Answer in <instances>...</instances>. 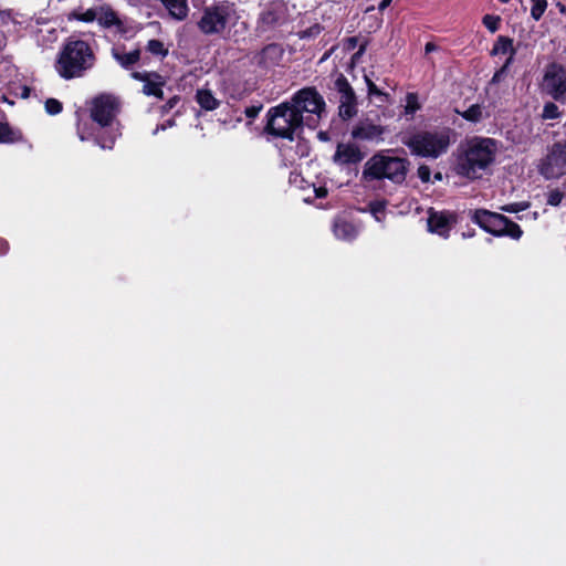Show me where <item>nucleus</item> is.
<instances>
[{
  "label": "nucleus",
  "mask_w": 566,
  "mask_h": 566,
  "mask_svg": "<svg viewBox=\"0 0 566 566\" xmlns=\"http://www.w3.org/2000/svg\"><path fill=\"white\" fill-rule=\"evenodd\" d=\"M176 20H184L189 12L188 0H159Z\"/></svg>",
  "instance_id": "a211bd4d"
},
{
  "label": "nucleus",
  "mask_w": 566,
  "mask_h": 566,
  "mask_svg": "<svg viewBox=\"0 0 566 566\" xmlns=\"http://www.w3.org/2000/svg\"><path fill=\"white\" fill-rule=\"evenodd\" d=\"M407 174V163L399 157L385 156L376 154L370 157L364 167L363 177L366 180L389 179L400 184L405 180Z\"/></svg>",
  "instance_id": "423d86ee"
},
{
  "label": "nucleus",
  "mask_w": 566,
  "mask_h": 566,
  "mask_svg": "<svg viewBox=\"0 0 566 566\" xmlns=\"http://www.w3.org/2000/svg\"><path fill=\"white\" fill-rule=\"evenodd\" d=\"M147 51L153 55L165 57L168 54V49L159 40H149L146 46Z\"/></svg>",
  "instance_id": "393cba45"
},
{
  "label": "nucleus",
  "mask_w": 566,
  "mask_h": 566,
  "mask_svg": "<svg viewBox=\"0 0 566 566\" xmlns=\"http://www.w3.org/2000/svg\"><path fill=\"white\" fill-rule=\"evenodd\" d=\"M564 198V193L558 189H553L547 195V203L549 206L556 207L558 206Z\"/></svg>",
  "instance_id": "2f4dec72"
},
{
  "label": "nucleus",
  "mask_w": 566,
  "mask_h": 566,
  "mask_svg": "<svg viewBox=\"0 0 566 566\" xmlns=\"http://www.w3.org/2000/svg\"><path fill=\"white\" fill-rule=\"evenodd\" d=\"M261 109H262L261 105H259V106H250V107L245 108L244 113H245L247 117L253 119V118H255L259 115Z\"/></svg>",
  "instance_id": "58836bf2"
},
{
  "label": "nucleus",
  "mask_w": 566,
  "mask_h": 566,
  "mask_svg": "<svg viewBox=\"0 0 566 566\" xmlns=\"http://www.w3.org/2000/svg\"><path fill=\"white\" fill-rule=\"evenodd\" d=\"M417 174H418V177L421 179V181L428 182L430 180L431 170H430V168L428 166L421 165L418 168Z\"/></svg>",
  "instance_id": "e433bc0d"
},
{
  "label": "nucleus",
  "mask_w": 566,
  "mask_h": 566,
  "mask_svg": "<svg viewBox=\"0 0 566 566\" xmlns=\"http://www.w3.org/2000/svg\"><path fill=\"white\" fill-rule=\"evenodd\" d=\"M323 28L319 24H315L302 32V38L316 36L322 32Z\"/></svg>",
  "instance_id": "4c0bfd02"
},
{
  "label": "nucleus",
  "mask_w": 566,
  "mask_h": 566,
  "mask_svg": "<svg viewBox=\"0 0 566 566\" xmlns=\"http://www.w3.org/2000/svg\"><path fill=\"white\" fill-rule=\"evenodd\" d=\"M420 108V105L418 103V97L413 93H409L406 97V106L405 112L406 114H415Z\"/></svg>",
  "instance_id": "bb28decb"
},
{
  "label": "nucleus",
  "mask_w": 566,
  "mask_h": 566,
  "mask_svg": "<svg viewBox=\"0 0 566 566\" xmlns=\"http://www.w3.org/2000/svg\"><path fill=\"white\" fill-rule=\"evenodd\" d=\"M365 81H366V84H367V87H368V94L370 96H377V97H380L381 101H385V98L387 97V95L381 92L377 86L376 84L368 77V76H365Z\"/></svg>",
  "instance_id": "7c9ffc66"
},
{
  "label": "nucleus",
  "mask_w": 566,
  "mask_h": 566,
  "mask_svg": "<svg viewBox=\"0 0 566 566\" xmlns=\"http://www.w3.org/2000/svg\"><path fill=\"white\" fill-rule=\"evenodd\" d=\"M472 220L486 232L495 237H510L518 240L523 231L520 226L503 214L491 212L489 210H475Z\"/></svg>",
  "instance_id": "6e6552de"
},
{
  "label": "nucleus",
  "mask_w": 566,
  "mask_h": 566,
  "mask_svg": "<svg viewBox=\"0 0 566 566\" xmlns=\"http://www.w3.org/2000/svg\"><path fill=\"white\" fill-rule=\"evenodd\" d=\"M500 19L490 14L484 15L483 24L491 31L495 32L499 28Z\"/></svg>",
  "instance_id": "72a5a7b5"
},
{
  "label": "nucleus",
  "mask_w": 566,
  "mask_h": 566,
  "mask_svg": "<svg viewBox=\"0 0 566 566\" xmlns=\"http://www.w3.org/2000/svg\"><path fill=\"white\" fill-rule=\"evenodd\" d=\"M364 158L360 149L354 144H338L334 154V161L338 165H350L361 161Z\"/></svg>",
  "instance_id": "dca6fc26"
},
{
  "label": "nucleus",
  "mask_w": 566,
  "mask_h": 566,
  "mask_svg": "<svg viewBox=\"0 0 566 566\" xmlns=\"http://www.w3.org/2000/svg\"><path fill=\"white\" fill-rule=\"evenodd\" d=\"M544 87L554 97L559 98L566 93V70L557 64L547 67Z\"/></svg>",
  "instance_id": "ddd939ff"
},
{
  "label": "nucleus",
  "mask_w": 566,
  "mask_h": 566,
  "mask_svg": "<svg viewBox=\"0 0 566 566\" xmlns=\"http://www.w3.org/2000/svg\"><path fill=\"white\" fill-rule=\"evenodd\" d=\"M119 112L118 99L109 94H101L92 99L90 113L92 119L97 124L98 130L91 133L82 125L77 126V134L81 140L95 138L102 149H112L115 140L122 135L119 123L116 116Z\"/></svg>",
  "instance_id": "f257e3e1"
},
{
  "label": "nucleus",
  "mask_w": 566,
  "mask_h": 566,
  "mask_svg": "<svg viewBox=\"0 0 566 566\" xmlns=\"http://www.w3.org/2000/svg\"><path fill=\"white\" fill-rule=\"evenodd\" d=\"M199 31L205 35H218L224 40H237L245 32L247 23L233 2L219 1L206 6L197 22Z\"/></svg>",
  "instance_id": "f03ea898"
},
{
  "label": "nucleus",
  "mask_w": 566,
  "mask_h": 566,
  "mask_svg": "<svg viewBox=\"0 0 566 566\" xmlns=\"http://www.w3.org/2000/svg\"><path fill=\"white\" fill-rule=\"evenodd\" d=\"M97 22L104 28L117 27L120 28L122 22L116 12L108 6L97 7Z\"/></svg>",
  "instance_id": "aec40b11"
},
{
  "label": "nucleus",
  "mask_w": 566,
  "mask_h": 566,
  "mask_svg": "<svg viewBox=\"0 0 566 566\" xmlns=\"http://www.w3.org/2000/svg\"><path fill=\"white\" fill-rule=\"evenodd\" d=\"M547 4L533 3L531 9V15L534 20H539L546 10Z\"/></svg>",
  "instance_id": "f704fd0d"
},
{
  "label": "nucleus",
  "mask_w": 566,
  "mask_h": 566,
  "mask_svg": "<svg viewBox=\"0 0 566 566\" xmlns=\"http://www.w3.org/2000/svg\"><path fill=\"white\" fill-rule=\"evenodd\" d=\"M392 0H381V2L379 3V10L382 11L385 10L387 7L390 6Z\"/></svg>",
  "instance_id": "a18cd8bd"
},
{
  "label": "nucleus",
  "mask_w": 566,
  "mask_h": 566,
  "mask_svg": "<svg viewBox=\"0 0 566 566\" xmlns=\"http://www.w3.org/2000/svg\"><path fill=\"white\" fill-rule=\"evenodd\" d=\"M303 120L304 117L285 102L269 109L266 129L271 135L292 140Z\"/></svg>",
  "instance_id": "0eeeda50"
},
{
  "label": "nucleus",
  "mask_w": 566,
  "mask_h": 566,
  "mask_svg": "<svg viewBox=\"0 0 566 566\" xmlns=\"http://www.w3.org/2000/svg\"><path fill=\"white\" fill-rule=\"evenodd\" d=\"M62 103L55 98H49L45 102V111L50 115H56L62 112Z\"/></svg>",
  "instance_id": "c85d7f7f"
},
{
  "label": "nucleus",
  "mask_w": 566,
  "mask_h": 566,
  "mask_svg": "<svg viewBox=\"0 0 566 566\" xmlns=\"http://www.w3.org/2000/svg\"><path fill=\"white\" fill-rule=\"evenodd\" d=\"M8 250V243L7 241L0 239V254L6 253Z\"/></svg>",
  "instance_id": "c03bdc74"
},
{
  "label": "nucleus",
  "mask_w": 566,
  "mask_h": 566,
  "mask_svg": "<svg viewBox=\"0 0 566 566\" xmlns=\"http://www.w3.org/2000/svg\"><path fill=\"white\" fill-rule=\"evenodd\" d=\"M437 50H438V46L434 43H432V42H428L426 44V46H424L426 53H431V52L437 51Z\"/></svg>",
  "instance_id": "37998d69"
},
{
  "label": "nucleus",
  "mask_w": 566,
  "mask_h": 566,
  "mask_svg": "<svg viewBox=\"0 0 566 566\" xmlns=\"http://www.w3.org/2000/svg\"><path fill=\"white\" fill-rule=\"evenodd\" d=\"M92 46L83 40L70 39L57 54L55 70L64 80L83 77L95 65Z\"/></svg>",
  "instance_id": "20e7f679"
},
{
  "label": "nucleus",
  "mask_w": 566,
  "mask_h": 566,
  "mask_svg": "<svg viewBox=\"0 0 566 566\" xmlns=\"http://www.w3.org/2000/svg\"><path fill=\"white\" fill-rule=\"evenodd\" d=\"M510 65H511V59H506L503 66L499 71H496L495 74L493 75L492 83H499L502 80V77L506 74V71Z\"/></svg>",
  "instance_id": "c9c22d12"
},
{
  "label": "nucleus",
  "mask_w": 566,
  "mask_h": 566,
  "mask_svg": "<svg viewBox=\"0 0 566 566\" xmlns=\"http://www.w3.org/2000/svg\"><path fill=\"white\" fill-rule=\"evenodd\" d=\"M196 101L206 111H213L219 107L220 102L214 97L209 90H198Z\"/></svg>",
  "instance_id": "412c9836"
},
{
  "label": "nucleus",
  "mask_w": 566,
  "mask_h": 566,
  "mask_svg": "<svg viewBox=\"0 0 566 566\" xmlns=\"http://www.w3.org/2000/svg\"><path fill=\"white\" fill-rule=\"evenodd\" d=\"M496 144L492 138L473 137L464 145L457 159L455 172L469 179H476L494 161Z\"/></svg>",
  "instance_id": "7ed1b4c3"
},
{
  "label": "nucleus",
  "mask_w": 566,
  "mask_h": 566,
  "mask_svg": "<svg viewBox=\"0 0 566 566\" xmlns=\"http://www.w3.org/2000/svg\"><path fill=\"white\" fill-rule=\"evenodd\" d=\"M335 87L339 93L338 114L343 119H349L357 114L356 95L344 75L335 81Z\"/></svg>",
  "instance_id": "f8f14e48"
},
{
  "label": "nucleus",
  "mask_w": 566,
  "mask_h": 566,
  "mask_svg": "<svg viewBox=\"0 0 566 566\" xmlns=\"http://www.w3.org/2000/svg\"><path fill=\"white\" fill-rule=\"evenodd\" d=\"M461 116L469 122H480L483 117L482 107L479 104L471 105Z\"/></svg>",
  "instance_id": "a878e982"
},
{
  "label": "nucleus",
  "mask_w": 566,
  "mask_h": 566,
  "mask_svg": "<svg viewBox=\"0 0 566 566\" xmlns=\"http://www.w3.org/2000/svg\"><path fill=\"white\" fill-rule=\"evenodd\" d=\"M21 139V134L13 130L7 124L0 123V143H17Z\"/></svg>",
  "instance_id": "b1692460"
},
{
  "label": "nucleus",
  "mask_w": 566,
  "mask_h": 566,
  "mask_svg": "<svg viewBox=\"0 0 566 566\" xmlns=\"http://www.w3.org/2000/svg\"><path fill=\"white\" fill-rule=\"evenodd\" d=\"M112 56L118 62L124 69H130L140 59V50L136 49L130 52H125L118 48L112 49Z\"/></svg>",
  "instance_id": "6ab92c4d"
},
{
  "label": "nucleus",
  "mask_w": 566,
  "mask_h": 566,
  "mask_svg": "<svg viewBox=\"0 0 566 566\" xmlns=\"http://www.w3.org/2000/svg\"><path fill=\"white\" fill-rule=\"evenodd\" d=\"M542 117L544 119H555L559 117V111L556 104L546 103L543 108Z\"/></svg>",
  "instance_id": "cd10ccee"
},
{
  "label": "nucleus",
  "mask_w": 566,
  "mask_h": 566,
  "mask_svg": "<svg viewBox=\"0 0 566 566\" xmlns=\"http://www.w3.org/2000/svg\"><path fill=\"white\" fill-rule=\"evenodd\" d=\"M451 129L419 132L411 135L405 144L412 154L427 158H438L447 153L451 144Z\"/></svg>",
  "instance_id": "39448f33"
},
{
  "label": "nucleus",
  "mask_w": 566,
  "mask_h": 566,
  "mask_svg": "<svg viewBox=\"0 0 566 566\" xmlns=\"http://www.w3.org/2000/svg\"><path fill=\"white\" fill-rule=\"evenodd\" d=\"M499 1H500V2H502V3H506V2H509L510 0H499Z\"/></svg>",
  "instance_id": "8fccbe9b"
},
{
  "label": "nucleus",
  "mask_w": 566,
  "mask_h": 566,
  "mask_svg": "<svg viewBox=\"0 0 566 566\" xmlns=\"http://www.w3.org/2000/svg\"><path fill=\"white\" fill-rule=\"evenodd\" d=\"M174 125H175V120L168 119L165 124L156 127V129L154 130V135H156L160 129L165 130L167 127H171Z\"/></svg>",
  "instance_id": "ea45409f"
},
{
  "label": "nucleus",
  "mask_w": 566,
  "mask_h": 566,
  "mask_svg": "<svg viewBox=\"0 0 566 566\" xmlns=\"http://www.w3.org/2000/svg\"><path fill=\"white\" fill-rule=\"evenodd\" d=\"M275 51V48L274 46H268L265 48L263 51H262V55H269L270 53L274 52Z\"/></svg>",
  "instance_id": "49530a36"
},
{
  "label": "nucleus",
  "mask_w": 566,
  "mask_h": 566,
  "mask_svg": "<svg viewBox=\"0 0 566 566\" xmlns=\"http://www.w3.org/2000/svg\"><path fill=\"white\" fill-rule=\"evenodd\" d=\"M387 134L386 126L369 117L359 119L350 130L353 139L375 145L384 143Z\"/></svg>",
  "instance_id": "9b49d317"
},
{
  "label": "nucleus",
  "mask_w": 566,
  "mask_h": 566,
  "mask_svg": "<svg viewBox=\"0 0 566 566\" xmlns=\"http://www.w3.org/2000/svg\"><path fill=\"white\" fill-rule=\"evenodd\" d=\"M133 77L144 82L143 93L145 95L156 96L158 98L163 97L164 81L160 75L157 73L135 72L133 73Z\"/></svg>",
  "instance_id": "2eb2a0df"
},
{
  "label": "nucleus",
  "mask_w": 566,
  "mask_h": 566,
  "mask_svg": "<svg viewBox=\"0 0 566 566\" xmlns=\"http://www.w3.org/2000/svg\"><path fill=\"white\" fill-rule=\"evenodd\" d=\"M179 102V97L177 96H174L172 98H170L167 104L165 105V109H171L172 107H175V105Z\"/></svg>",
  "instance_id": "a19ab883"
},
{
  "label": "nucleus",
  "mask_w": 566,
  "mask_h": 566,
  "mask_svg": "<svg viewBox=\"0 0 566 566\" xmlns=\"http://www.w3.org/2000/svg\"><path fill=\"white\" fill-rule=\"evenodd\" d=\"M528 207H530L528 202H515V203L502 206L500 209L504 212L515 213V212L526 210Z\"/></svg>",
  "instance_id": "c756f323"
},
{
  "label": "nucleus",
  "mask_w": 566,
  "mask_h": 566,
  "mask_svg": "<svg viewBox=\"0 0 566 566\" xmlns=\"http://www.w3.org/2000/svg\"><path fill=\"white\" fill-rule=\"evenodd\" d=\"M492 54L493 55H500V54L506 55L507 54L509 55L507 59H511V63H512L513 59H514V54H515L513 41L505 36L499 38V40L495 42V44L492 49Z\"/></svg>",
  "instance_id": "4be33fe9"
},
{
  "label": "nucleus",
  "mask_w": 566,
  "mask_h": 566,
  "mask_svg": "<svg viewBox=\"0 0 566 566\" xmlns=\"http://www.w3.org/2000/svg\"><path fill=\"white\" fill-rule=\"evenodd\" d=\"M29 95H30V90H29L28 87H25V86H24V87H23V92H22V97H24V98H25V97H29Z\"/></svg>",
  "instance_id": "de8ad7c7"
},
{
  "label": "nucleus",
  "mask_w": 566,
  "mask_h": 566,
  "mask_svg": "<svg viewBox=\"0 0 566 566\" xmlns=\"http://www.w3.org/2000/svg\"><path fill=\"white\" fill-rule=\"evenodd\" d=\"M289 103L291 107L296 109L302 116L304 113H307L318 119L325 112V101L313 87H306L298 91ZM315 122L316 120L313 117H308V125L315 124Z\"/></svg>",
  "instance_id": "1a4fd4ad"
},
{
  "label": "nucleus",
  "mask_w": 566,
  "mask_h": 566,
  "mask_svg": "<svg viewBox=\"0 0 566 566\" xmlns=\"http://www.w3.org/2000/svg\"><path fill=\"white\" fill-rule=\"evenodd\" d=\"M539 172L546 179L566 175V144L556 143L539 164Z\"/></svg>",
  "instance_id": "9d476101"
},
{
  "label": "nucleus",
  "mask_w": 566,
  "mask_h": 566,
  "mask_svg": "<svg viewBox=\"0 0 566 566\" xmlns=\"http://www.w3.org/2000/svg\"><path fill=\"white\" fill-rule=\"evenodd\" d=\"M333 233L339 240L350 241L357 237L358 229L345 218L338 217L334 221Z\"/></svg>",
  "instance_id": "f3484780"
},
{
  "label": "nucleus",
  "mask_w": 566,
  "mask_h": 566,
  "mask_svg": "<svg viewBox=\"0 0 566 566\" xmlns=\"http://www.w3.org/2000/svg\"><path fill=\"white\" fill-rule=\"evenodd\" d=\"M69 19L70 20L74 19V20L87 22V23L97 21V7L90 8L85 11L75 10L70 13Z\"/></svg>",
  "instance_id": "5701e85b"
},
{
  "label": "nucleus",
  "mask_w": 566,
  "mask_h": 566,
  "mask_svg": "<svg viewBox=\"0 0 566 566\" xmlns=\"http://www.w3.org/2000/svg\"><path fill=\"white\" fill-rule=\"evenodd\" d=\"M533 3H542V4H547V1L546 0H531Z\"/></svg>",
  "instance_id": "09e8293b"
},
{
  "label": "nucleus",
  "mask_w": 566,
  "mask_h": 566,
  "mask_svg": "<svg viewBox=\"0 0 566 566\" xmlns=\"http://www.w3.org/2000/svg\"><path fill=\"white\" fill-rule=\"evenodd\" d=\"M315 196L317 198H324L327 195V190L325 188H314Z\"/></svg>",
  "instance_id": "79ce46f5"
},
{
  "label": "nucleus",
  "mask_w": 566,
  "mask_h": 566,
  "mask_svg": "<svg viewBox=\"0 0 566 566\" xmlns=\"http://www.w3.org/2000/svg\"><path fill=\"white\" fill-rule=\"evenodd\" d=\"M370 211L377 221H381L385 216V203L384 202L371 203Z\"/></svg>",
  "instance_id": "473e14b6"
},
{
  "label": "nucleus",
  "mask_w": 566,
  "mask_h": 566,
  "mask_svg": "<svg viewBox=\"0 0 566 566\" xmlns=\"http://www.w3.org/2000/svg\"><path fill=\"white\" fill-rule=\"evenodd\" d=\"M455 223V217L450 212L429 211L428 230L442 238H448L452 226Z\"/></svg>",
  "instance_id": "4468645a"
}]
</instances>
